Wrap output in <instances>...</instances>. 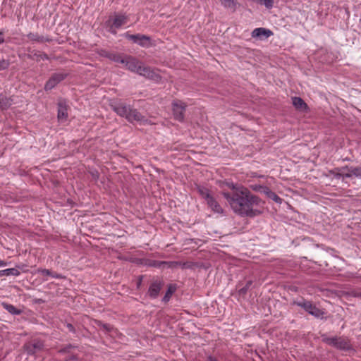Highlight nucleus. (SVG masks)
<instances>
[{
  "mask_svg": "<svg viewBox=\"0 0 361 361\" xmlns=\"http://www.w3.org/2000/svg\"><path fill=\"white\" fill-rule=\"evenodd\" d=\"M178 267H180L182 269L190 268L192 267L191 263L188 262H178Z\"/></svg>",
  "mask_w": 361,
  "mask_h": 361,
  "instance_id": "39",
  "label": "nucleus"
},
{
  "mask_svg": "<svg viewBox=\"0 0 361 361\" xmlns=\"http://www.w3.org/2000/svg\"><path fill=\"white\" fill-rule=\"evenodd\" d=\"M4 32L0 30V44L4 42Z\"/></svg>",
  "mask_w": 361,
  "mask_h": 361,
  "instance_id": "45",
  "label": "nucleus"
},
{
  "mask_svg": "<svg viewBox=\"0 0 361 361\" xmlns=\"http://www.w3.org/2000/svg\"><path fill=\"white\" fill-rule=\"evenodd\" d=\"M20 271L16 268H10L0 271V276H19Z\"/></svg>",
  "mask_w": 361,
  "mask_h": 361,
  "instance_id": "28",
  "label": "nucleus"
},
{
  "mask_svg": "<svg viewBox=\"0 0 361 361\" xmlns=\"http://www.w3.org/2000/svg\"><path fill=\"white\" fill-rule=\"evenodd\" d=\"M66 327L68 328V329L71 332L75 333V329L74 326H73L71 324L68 323V324H66Z\"/></svg>",
  "mask_w": 361,
  "mask_h": 361,
  "instance_id": "44",
  "label": "nucleus"
},
{
  "mask_svg": "<svg viewBox=\"0 0 361 361\" xmlns=\"http://www.w3.org/2000/svg\"><path fill=\"white\" fill-rule=\"evenodd\" d=\"M68 74L66 73H55L49 78L44 85V90L49 91L55 87L60 82L63 80Z\"/></svg>",
  "mask_w": 361,
  "mask_h": 361,
  "instance_id": "9",
  "label": "nucleus"
},
{
  "mask_svg": "<svg viewBox=\"0 0 361 361\" xmlns=\"http://www.w3.org/2000/svg\"><path fill=\"white\" fill-rule=\"evenodd\" d=\"M124 56L125 55H123L121 54L111 52V54L106 55V58L116 62V63H119L123 64V61H124Z\"/></svg>",
  "mask_w": 361,
  "mask_h": 361,
  "instance_id": "24",
  "label": "nucleus"
},
{
  "mask_svg": "<svg viewBox=\"0 0 361 361\" xmlns=\"http://www.w3.org/2000/svg\"><path fill=\"white\" fill-rule=\"evenodd\" d=\"M265 186H263V185H252V188L255 190V191H259L261 193H262V188H264Z\"/></svg>",
  "mask_w": 361,
  "mask_h": 361,
  "instance_id": "41",
  "label": "nucleus"
},
{
  "mask_svg": "<svg viewBox=\"0 0 361 361\" xmlns=\"http://www.w3.org/2000/svg\"><path fill=\"white\" fill-rule=\"evenodd\" d=\"M164 286L162 280L156 279L154 280L148 289V295L150 298L155 299L159 296V292Z\"/></svg>",
  "mask_w": 361,
  "mask_h": 361,
  "instance_id": "11",
  "label": "nucleus"
},
{
  "mask_svg": "<svg viewBox=\"0 0 361 361\" xmlns=\"http://www.w3.org/2000/svg\"><path fill=\"white\" fill-rule=\"evenodd\" d=\"M221 5L227 9H231L232 11H235L236 10V7L238 5L237 0H219Z\"/></svg>",
  "mask_w": 361,
  "mask_h": 361,
  "instance_id": "23",
  "label": "nucleus"
},
{
  "mask_svg": "<svg viewBox=\"0 0 361 361\" xmlns=\"http://www.w3.org/2000/svg\"><path fill=\"white\" fill-rule=\"evenodd\" d=\"M347 169V166L336 167L334 169L329 170V173L332 175L335 178L340 179L341 178V171L344 172Z\"/></svg>",
  "mask_w": 361,
  "mask_h": 361,
  "instance_id": "25",
  "label": "nucleus"
},
{
  "mask_svg": "<svg viewBox=\"0 0 361 361\" xmlns=\"http://www.w3.org/2000/svg\"><path fill=\"white\" fill-rule=\"evenodd\" d=\"M351 295L355 298L361 299V290H354L351 292Z\"/></svg>",
  "mask_w": 361,
  "mask_h": 361,
  "instance_id": "40",
  "label": "nucleus"
},
{
  "mask_svg": "<svg viewBox=\"0 0 361 361\" xmlns=\"http://www.w3.org/2000/svg\"><path fill=\"white\" fill-rule=\"evenodd\" d=\"M11 105V102L8 98L3 94H0V108L6 109Z\"/></svg>",
  "mask_w": 361,
  "mask_h": 361,
  "instance_id": "30",
  "label": "nucleus"
},
{
  "mask_svg": "<svg viewBox=\"0 0 361 361\" xmlns=\"http://www.w3.org/2000/svg\"><path fill=\"white\" fill-rule=\"evenodd\" d=\"M292 104L294 106V107L299 111L307 112L309 110L307 104L301 97H292Z\"/></svg>",
  "mask_w": 361,
  "mask_h": 361,
  "instance_id": "14",
  "label": "nucleus"
},
{
  "mask_svg": "<svg viewBox=\"0 0 361 361\" xmlns=\"http://www.w3.org/2000/svg\"><path fill=\"white\" fill-rule=\"evenodd\" d=\"M144 264L149 267L161 268L163 262L154 259H144Z\"/></svg>",
  "mask_w": 361,
  "mask_h": 361,
  "instance_id": "27",
  "label": "nucleus"
},
{
  "mask_svg": "<svg viewBox=\"0 0 361 361\" xmlns=\"http://www.w3.org/2000/svg\"><path fill=\"white\" fill-rule=\"evenodd\" d=\"M206 202L208 207H210L214 212L218 214H222L224 212L223 208L212 195Z\"/></svg>",
  "mask_w": 361,
  "mask_h": 361,
  "instance_id": "15",
  "label": "nucleus"
},
{
  "mask_svg": "<svg viewBox=\"0 0 361 361\" xmlns=\"http://www.w3.org/2000/svg\"><path fill=\"white\" fill-rule=\"evenodd\" d=\"M1 305L4 307V309H5L8 312L13 315H19L23 312L22 310L16 308L14 305L11 304L2 302Z\"/></svg>",
  "mask_w": 361,
  "mask_h": 361,
  "instance_id": "21",
  "label": "nucleus"
},
{
  "mask_svg": "<svg viewBox=\"0 0 361 361\" xmlns=\"http://www.w3.org/2000/svg\"><path fill=\"white\" fill-rule=\"evenodd\" d=\"M58 118L59 121H66L68 118L67 108L63 103H59Z\"/></svg>",
  "mask_w": 361,
  "mask_h": 361,
  "instance_id": "20",
  "label": "nucleus"
},
{
  "mask_svg": "<svg viewBox=\"0 0 361 361\" xmlns=\"http://www.w3.org/2000/svg\"><path fill=\"white\" fill-rule=\"evenodd\" d=\"M27 37L30 40L39 43L49 42L51 41V39L49 37L39 35L38 33L30 32L27 34Z\"/></svg>",
  "mask_w": 361,
  "mask_h": 361,
  "instance_id": "17",
  "label": "nucleus"
},
{
  "mask_svg": "<svg viewBox=\"0 0 361 361\" xmlns=\"http://www.w3.org/2000/svg\"><path fill=\"white\" fill-rule=\"evenodd\" d=\"M175 291V288H173L172 286H169L165 295L164 296L162 300L164 302H168L169 300V299L171 298V295L173 293V292Z\"/></svg>",
  "mask_w": 361,
  "mask_h": 361,
  "instance_id": "33",
  "label": "nucleus"
},
{
  "mask_svg": "<svg viewBox=\"0 0 361 361\" xmlns=\"http://www.w3.org/2000/svg\"><path fill=\"white\" fill-rule=\"evenodd\" d=\"M252 281L251 280L247 281L246 282L245 286H243V288H241L240 289H239V290H238L239 295H245L247 293L250 287L252 286Z\"/></svg>",
  "mask_w": 361,
  "mask_h": 361,
  "instance_id": "32",
  "label": "nucleus"
},
{
  "mask_svg": "<svg viewBox=\"0 0 361 361\" xmlns=\"http://www.w3.org/2000/svg\"><path fill=\"white\" fill-rule=\"evenodd\" d=\"M323 341L331 346H334L340 350H348L351 348V345L348 339L343 337H326L323 336Z\"/></svg>",
  "mask_w": 361,
  "mask_h": 361,
  "instance_id": "4",
  "label": "nucleus"
},
{
  "mask_svg": "<svg viewBox=\"0 0 361 361\" xmlns=\"http://www.w3.org/2000/svg\"><path fill=\"white\" fill-rule=\"evenodd\" d=\"M44 348V341L39 338H34L24 344L23 348L27 355H34L43 350Z\"/></svg>",
  "mask_w": 361,
  "mask_h": 361,
  "instance_id": "5",
  "label": "nucleus"
},
{
  "mask_svg": "<svg viewBox=\"0 0 361 361\" xmlns=\"http://www.w3.org/2000/svg\"><path fill=\"white\" fill-rule=\"evenodd\" d=\"M109 54H111V52H109V51H104V50H102L100 53V55L104 56V57H106V55Z\"/></svg>",
  "mask_w": 361,
  "mask_h": 361,
  "instance_id": "46",
  "label": "nucleus"
},
{
  "mask_svg": "<svg viewBox=\"0 0 361 361\" xmlns=\"http://www.w3.org/2000/svg\"><path fill=\"white\" fill-rule=\"evenodd\" d=\"M296 305L316 318H322L324 314L322 310L314 305L310 301L302 300L297 302Z\"/></svg>",
  "mask_w": 361,
  "mask_h": 361,
  "instance_id": "8",
  "label": "nucleus"
},
{
  "mask_svg": "<svg viewBox=\"0 0 361 361\" xmlns=\"http://www.w3.org/2000/svg\"><path fill=\"white\" fill-rule=\"evenodd\" d=\"M261 4H264L267 8H271L274 5V0H258Z\"/></svg>",
  "mask_w": 361,
  "mask_h": 361,
  "instance_id": "37",
  "label": "nucleus"
},
{
  "mask_svg": "<svg viewBox=\"0 0 361 361\" xmlns=\"http://www.w3.org/2000/svg\"><path fill=\"white\" fill-rule=\"evenodd\" d=\"M350 170V173L353 177H355L361 179V166H347V169Z\"/></svg>",
  "mask_w": 361,
  "mask_h": 361,
  "instance_id": "29",
  "label": "nucleus"
},
{
  "mask_svg": "<svg viewBox=\"0 0 361 361\" xmlns=\"http://www.w3.org/2000/svg\"><path fill=\"white\" fill-rule=\"evenodd\" d=\"M207 360L208 361H218L216 357H214L212 355L208 356Z\"/></svg>",
  "mask_w": 361,
  "mask_h": 361,
  "instance_id": "47",
  "label": "nucleus"
},
{
  "mask_svg": "<svg viewBox=\"0 0 361 361\" xmlns=\"http://www.w3.org/2000/svg\"><path fill=\"white\" fill-rule=\"evenodd\" d=\"M7 265V263L4 260H0V267H5Z\"/></svg>",
  "mask_w": 361,
  "mask_h": 361,
  "instance_id": "48",
  "label": "nucleus"
},
{
  "mask_svg": "<svg viewBox=\"0 0 361 361\" xmlns=\"http://www.w3.org/2000/svg\"><path fill=\"white\" fill-rule=\"evenodd\" d=\"M141 283V280L138 283V286Z\"/></svg>",
  "mask_w": 361,
  "mask_h": 361,
  "instance_id": "49",
  "label": "nucleus"
},
{
  "mask_svg": "<svg viewBox=\"0 0 361 361\" xmlns=\"http://www.w3.org/2000/svg\"><path fill=\"white\" fill-rule=\"evenodd\" d=\"M219 186L223 190L222 192H226V188L231 189V192H233L236 188L241 186V185L234 184L232 182H228L227 180H221L219 182Z\"/></svg>",
  "mask_w": 361,
  "mask_h": 361,
  "instance_id": "19",
  "label": "nucleus"
},
{
  "mask_svg": "<svg viewBox=\"0 0 361 361\" xmlns=\"http://www.w3.org/2000/svg\"><path fill=\"white\" fill-rule=\"evenodd\" d=\"M37 273L42 274V276H51L55 279H63L64 276L60 274H57L56 272H53L49 269H38Z\"/></svg>",
  "mask_w": 361,
  "mask_h": 361,
  "instance_id": "22",
  "label": "nucleus"
},
{
  "mask_svg": "<svg viewBox=\"0 0 361 361\" xmlns=\"http://www.w3.org/2000/svg\"><path fill=\"white\" fill-rule=\"evenodd\" d=\"M273 35V32L264 27L255 29L252 32V37H257L261 39H267Z\"/></svg>",
  "mask_w": 361,
  "mask_h": 361,
  "instance_id": "13",
  "label": "nucleus"
},
{
  "mask_svg": "<svg viewBox=\"0 0 361 361\" xmlns=\"http://www.w3.org/2000/svg\"><path fill=\"white\" fill-rule=\"evenodd\" d=\"M91 175L94 180H97L99 176V174L97 170L91 171Z\"/></svg>",
  "mask_w": 361,
  "mask_h": 361,
  "instance_id": "43",
  "label": "nucleus"
},
{
  "mask_svg": "<svg viewBox=\"0 0 361 361\" xmlns=\"http://www.w3.org/2000/svg\"><path fill=\"white\" fill-rule=\"evenodd\" d=\"M123 64L128 71L137 73L142 62L132 56L125 55Z\"/></svg>",
  "mask_w": 361,
  "mask_h": 361,
  "instance_id": "10",
  "label": "nucleus"
},
{
  "mask_svg": "<svg viewBox=\"0 0 361 361\" xmlns=\"http://www.w3.org/2000/svg\"><path fill=\"white\" fill-rule=\"evenodd\" d=\"M110 106L112 110L121 117L125 118L128 122L142 121L145 117L136 109L130 105H127L121 99L114 100L111 102Z\"/></svg>",
  "mask_w": 361,
  "mask_h": 361,
  "instance_id": "2",
  "label": "nucleus"
},
{
  "mask_svg": "<svg viewBox=\"0 0 361 361\" xmlns=\"http://www.w3.org/2000/svg\"><path fill=\"white\" fill-rule=\"evenodd\" d=\"M97 324L98 326L104 329L106 332H110L113 330V326L109 324L102 323L101 321H97Z\"/></svg>",
  "mask_w": 361,
  "mask_h": 361,
  "instance_id": "34",
  "label": "nucleus"
},
{
  "mask_svg": "<svg viewBox=\"0 0 361 361\" xmlns=\"http://www.w3.org/2000/svg\"><path fill=\"white\" fill-rule=\"evenodd\" d=\"M262 190V193L266 195L267 197H269V199L272 200L273 201L279 204H281L282 202V199L279 196H278L274 192L271 190L269 188H268L267 186L263 188Z\"/></svg>",
  "mask_w": 361,
  "mask_h": 361,
  "instance_id": "18",
  "label": "nucleus"
},
{
  "mask_svg": "<svg viewBox=\"0 0 361 361\" xmlns=\"http://www.w3.org/2000/svg\"><path fill=\"white\" fill-rule=\"evenodd\" d=\"M163 262L162 267H166L169 269H175L178 267V264L177 261H161Z\"/></svg>",
  "mask_w": 361,
  "mask_h": 361,
  "instance_id": "31",
  "label": "nucleus"
},
{
  "mask_svg": "<svg viewBox=\"0 0 361 361\" xmlns=\"http://www.w3.org/2000/svg\"><path fill=\"white\" fill-rule=\"evenodd\" d=\"M197 189L200 196L206 201L212 196L209 189L204 186L197 185Z\"/></svg>",
  "mask_w": 361,
  "mask_h": 361,
  "instance_id": "26",
  "label": "nucleus"
},
{
  "mask_svg": "<svg viewBox=\"0 0 361 361\" xmlns=\"http://www.w3.org/2000/svg\"><path fill=\"white\" fill-rule=\"evenodd\" d=\"M10 66L9 60L0 59V71L7 69Z\"/></svg>",
  "mask_w": 361,
  "mask_h": 361,
  "instance_id": "35",
  "label": "nucleus"
},
{
  "mask_svg": "<svg viewBox=\"0 0 361 361\" xmlns=\"http://www.w3.org/2000/svg\"><path fill=\"white\" fill-rule=\"evenodd\" d=\"M75 348H76V346H75L72 344H68V345H66L65 347L59 349L58 350V353L60 354L68 353L70 352L71 349Z\"/></svg>",
  "mask_w": 361,
  "mask_h": 361,
  "instance_id": "36",
  "label": "nucleus"
},
{
  "mask_svg": "<svg viewBox=\"0 0 361 361\" xmlns=\"http://www.w3.org/2000/svg\"><path fill=\"white\" fill-rule=\"evenodd\" d=\"M124 37L131 41L132 42L140 45L142 47H149L152 46V40L150 37L142 35V34H135L132 35L129 32H126L124 34Z\"/></svg>",
  "mask_w": 361,
  "mask_h": 361,
  "instance_id": "6",
  "label": "nucleus"
},
{
  "mask_svg": "<svg viewBox=\"0 0 361 361\" xmlns=\"http://www.w3.org/2000/svg\"><path fill=\"white\" fill-rule=\"evenodd\" d=\"M171 105L174 118L180 122L183 121L187 106L185 103L181 100L175 99L172 102Z\"/></svg>",
  "mask_w": 361,
  "mask_h": 361,
  "instance_id": "7",
  "label": "nucleus"
},
{
  "mask_svg": "<svg viewBox=\"0 0 361 361\" xmlns=\"http://www.w3.org/2000/svg\"><path fill=\"white\" fill-rule=\"evenodd\" d=\"M137 73L149 79H156L159 76L150 67L145 66L142 63L140 64Z\"/></svg>",
  "mask_w": 361,
  "mask_h": 361,
  "instance_id": "12",
  "label": "nucleus"
},
{
  "mask_svg": "<svg viewBox=\"0 0 361 361\" xmlns=\"http://www.w3.org/2000/svg\"><path fill=\"white\" fill-rule=\"evenodd\" d=\"M352 175L350 173V170L345 169L344 172L341 171V178L343 180H344L345 178H351Z\"/></svg>",
  "mask_w": 361,
  "mask_h": 361,
  "instance_id": "38",
  "label": "nucleus"
},
{
  "mask_svg": "<svg viewBox=\"0 0 361 361\" xmlns=\"http://www.w3.org/2000/svg\"><path fill=\"white\" fill-rule=\"evenodd\" d=\"M28 59L35 60L36 61H40L41 60H48L49 58L48 55L44 52L39 51L33 50L27 56Z\"/></svg>",
  "mask_w": 361,
  "mask_h": 361,
  "instance_id": "16",
  "label": "nucleus"
},
{
  "mask_svg": "<svg viewBox=\"0 0 361 361\" xmlns=\"http://www.w3.org/2000/svg\"><path fill=\"white\" fill-rule=\"evenodd\" d=\"M221 194L233 212L241 216L253 218L262 214V211L257 207H261L264 202L243 185L233 192L224 191Z\"/></svg>",
  "mask_w": 361,
  "mask_h": 361,
  "instance_id": "1",
  "label": "nucleus"
},
{
  "mask_svg": "<svg viewBox=\"0 0 361 361\" xmlns=\"http://www.w3.org/2000/svg\"><path fill=\"white\" fill-rule=\"evenodd\" d=\"M78 357L76 355H72L71 356L67 357L64 361H76L78 360Z\"/></svg>",
  "mask_w": 361,
  "mask_h": 361,
  "instance_id": "42",
  "label": "nucleus"
},
{
  "mask_svg": "<svg viewBox=\"0 0 361 361\" xmlns=\"http://www.w3.org/2000/svg\"><path fill=\"white\" fill-rule=\"evenodd\" d=\"M128 20V16L123 13H114L113 17H110L106 21V25L109 27V31L114 34H116V30L121 28L123 25L127 23Z\"/></svg>",
  "mask_w": 361,
  "mask_h": 361,
  "instance_id": "3",
  "label": "nucleus"
}]
</instances>
